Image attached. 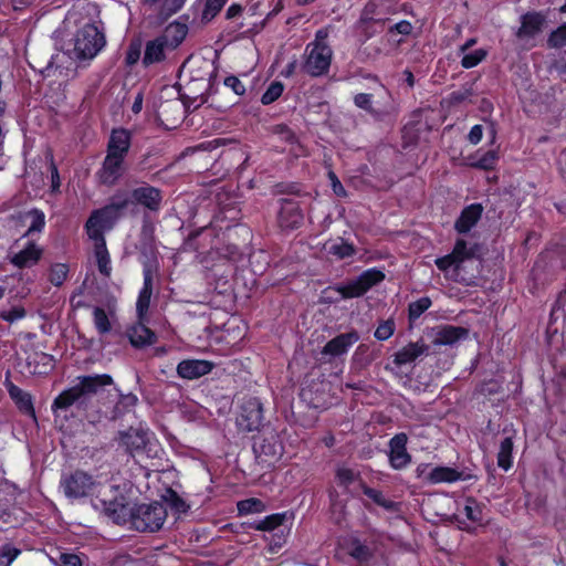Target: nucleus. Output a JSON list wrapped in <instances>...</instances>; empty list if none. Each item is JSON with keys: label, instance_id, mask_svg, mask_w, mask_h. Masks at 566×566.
Wrapping results in <instances>:
<instances>
[{"label": "nucleus", "instance_id": "f257e3e1", "mask_svg": "<svg viewBox=\"0 0 566 566\" xmlns=\"http://www.w3.org/2000/svg\"><path fill=\"white\" fill-rule=\"evenodd\" d=\"M240 211L235 208L220 209L211 221L191 231L182 242L184 252H196L203 261H238L242 247L248 243L251 232L248 226L239 223Z\"/></svg>", "mask_w": 566, "mask_h": 566}, {"label": "nucleus", "instance_id": "f03ea898", "mask_svg": "<svg viewBox=\"0 0 566 566\" xmlns=\"http://www.w3.org/2000/svg\"><path fill=\"white\" fill-rule=\"evenodd\" d=\"M113 378L108 374L86 375L77 377V382L62 390L52 401L51 410L55 418L75 407L85 410L90 403L91 396L96 395L101 389L111 386Z\"/></svg>", "mask_w": 566, "mask_h": 566}, {"label": "nucleus", "instance_id": "7ed1b4c3", "mask_svg": "<svg viewBox=\"0 0 566 566\" xmlns=\"http://www.w3.org/2000/svg\"><path fill=\"white\" fill-rule=\"evenodd\" d=\"M135 210L132 189L117 188L106 205L91 212L85 224L91 228L111 231L120 219Z\"/></svg>", "mask_w": 566, "mask_h": 566}, {"label": "nucleus", "instance_id": "20e7f679", "mask_svg": "<svg viewBox=\"0 0 566 566\" xmlns=\"http://www.w3.org/2000/svg\"><path fill=\"white\" fill-rule=\"evenodd\" d=\"M187 34V24L177 21L169 23L159 35L146 42L142 59L144 67L163 63L167 59V53L177 50Z\"/></svg>", "mask_w": 566, "mask_h": 566}, {"label": "nucleus", "instance_id": "39448f33", "mask_svg": "<svg viewBox=\"0 0 566 566\" xmlns=\"http://www.w3.org/2000/svg\"><path fill=\"white\" fill-rule=\"evenodd\" d=\"M166 518V505L155 501L133 506L128 523L138 532L154 533L163 527Z\"/></svg>", "mask_w": 566, "mask_h": 566}, {"label": "nucleus", "instance_id": "423d86ee", "mask_svg": "<svg viewBox=\"0 0 566 566\" xmlns=\"http://www.w3.org/2000/svg\"><path fill=\"white\" fill-rule=\"evenodd\" d=\"M95 507L117 525L128 523L133 509L129 505L128 496L119 485H111L108 492L97 499Z\"/></svg>", "mask_w": 566, "mask_h": 566}, {"label": "nucleus", "instance_id": "0eeeda50", "mask_svg": "<svg viewBox=\"0 0 566 566\" xmlns=\"http://www.w3.org/2000/svg\"><path fill=\"white\" fill-rule=\"evenodd\" d=\"M252 449L259 462L266 465L276 463L284 453V444L279 432L270 426L263 427L253 437Z\"/></svg>", "mask_w": 566, "mask_h": 566}, {"label": "nucleus", "instance_id": "6e6552de", "mask_svg": "<svg viewBox=\"0 0 566 566\" xmlns=\"http://www.w3.org/2000/svg\"><path fill=\"white\" fill-rule=\"evenodd\" d=\"M104 33L95 23H86L77 30L74 38V55L77 60H92L105 46Z\"/></svg>", "mask_w": 566, "mask_h": 566}, {"label": "nucleus", "instance_id": "1a4fd4ad", "mask_svg": "<svg viewBox=\"0 0 566 566\" xmlns=\"http://www.w3.org/2000/svg\"><path fill=\"white\" fill-rule=\"evenodd\" d=\"M386 274L378 268H370L363 271L356 279L337 284L334 290L342 298L349 300L365 295L370 289L380 284Z\"/></svg>", "mask_w": 566, "mask_h": 566}, {"label": "nucleus", "instance_id": "9d476101", "mask_svg": "<svg viewBox=\"0 0 566 566\" xmlns=\"http://www.w3.org/2000/svg\"><path fill=\"white\" fill-rule=\"evenodd\" d=\"M333 50L329 45L307 43L304 50L302 70L311 77H321L329 72Z\"/></svg>", "mask_w": 566, "mask_h": 566}, {"label": "nucleus", "instance_id": "9b49d317", "mask_svg": "<svg viewBox=\"0 0 566 566\" xmlns=\"http://www.w3.org/2000/svg\"><path fill=\"white\" fill-rule=\"evenodd\" d=\"M263 403L258 397L245 399L237 417V427L242 432L261 431L264 426Z\"/></svg>", "mask_w": 566, "mask_h": 566}, {"label": "nucleus", "instance_id": "f8f14e48", "mask_svg": "<svg viewBox=\"0 0 566 566\" xmlns=\"http://www.w3.org/2000/svg\"><path fill=\"white\" fill-rule=\"evenodd\" d=\"M279 205L280 208L276 214L279 228L284 232L300 229L304 223L301 202L295 199L282 198L279 200Z\"/></svg>", "mask_w": 566, "mask_h": 566}, {"label": "nucleus", "instance_id": "ddd939ff", "mask_svg": "<svg viewBox=\"0 0 566 566\" xmlns=\"http://www.w3.org/2000/svg\"><path fill=\"white\" fill-rule=\"evenodd\" d=\"M126 160L105 155L99 168L95 171V181L98 186L113 188L126 172Z\"/></svg>", "mask_w": 566, "mask_h": 566}, {"label": "nucleus", "instance_id": "4468645a", "mask_svg": "<svg viewBox=\"0 0 566 566\" xmlns=\"http://www.w3.org/2000/svg\"><path fill=\"white\" fill-rule=\"evenodd\" d=\"M64 494L69 499H81L88 496L94 486V478L85 471L75 470L61 481Z\"/></svg>", "mask_w": 566, "mask_h": 566}, {"label": "nucleus", "instance_id": "2eb2a0df", "mask_svg": "<svg viewBox=\"0 0 566 566\" xmlns=\"http://www.w3.org/2000/svg\"><path fill=\"white\" fill-rule=\"evenodd\" d=\"M87 237L94 241V255L96 260V265L98 272L105 276L109 277L112 274V265H111V255L107 250L106 240H105V230L98 228H91L87 224H84Z\"/></svg>", "mask_w": 566, "mask_h": 566}, {"label": "nucleus", "instance_id": "dca6fc26", "mask_svg": "<svg viewBox=\"0 0 566 566\" xmlns=\"http://www.w3.org/2000/svg\"><path fill=\"white\" fill-rule=\"evenodd\" d=\"M135 209L143 207L149 212H159L164 201V193L160 188L143 182L142 186L132 189Z\"/></svg>", "mask_w": 566, "mask_h": 566}, {"label": "nucleus", "instance_id": "f3484780", "mask_svg": "<svg viewBox=\"0 0 566 566\" xmlns=\"http://www.w3.org/2000/svg\"><path fill=\"white\" fill-rule=\"evenodd\" d=\"M408 436L405 432L396 433L388 442L389 464L394 470H403L411 463V454L407 450Z\"/></svg>", "mask_w": 566, "mask_h": 566}, {"label": "nucleus", "instance_id": "a211bd4d", "mask_svg": "<svg viewBox=\"0 0 566 566\" xmlns=\"http://www.w3.org/2000/svg\"><path fill=\"white\" fill-rule=\"evenodd\" d=\"M132 133L127 128H113L107 140L106 155L126 160L132 147Z\"/></svg>", "mask_w": 566, "mask_h": 566}, {"label": "nucleus", "instance_id": "6ab92c4d", "mask_svg": "<svg viewBox=\"0 0 566 566\" xmlns=\"http://www.w3.org/2000/svg\"><path fill=\"white\" fill-rule=\"evenodd\" d=\"M119 442L132 458H139L146 452L149 441L147 432L144 430L129 428L127 431L120 432Z\"/></svg>", "mask_w": 566, "mask_h": 566}, {"label": "nucleus", "instance_id": "aec40b11", "mask_svg": "<svg viewBox=\"0 0 566 566\" xmlns=\"http://www.w3.org/2000/svg\"><path fill=\"white\" fill-rule=\"evenodd\" d=\"M478 476L474 474H465L464 472L458 471L457 469L438 465L430 470L426 475V482L429 484L440 483H454L457 481L476 480Z\"/></svg>", "mask_w": 566, "mask_h": 566}, {"label": "nucleus", "instance_id": "412c9836", "mask_svg": "<svg viewBox=\"0 0 566 566\" xmlns=\"http://www.w3.org/2000/svg\"><path fill=\"white\" fill-rule=\"evenodd\" d=\"M546 17L539 11H528L521 15V25L515 35L518 39H530L542 32Z\"/></svg>", "mask_w": 566, "mask_h": 566}, {"label": "nucleus", "instance_id": "4be33fe9", "mask_svg": "<svg viewBox=\"0 0 566 566\" xmlns=\"http://www.w3.org/2000/svg\"><path fill=\"white\" fill-rule=\"evenodd\" d=\"M214 364L205 359H184L177 365V375L187 380H193L208 375Z\"/></svg>", "mask_w": 566, "mask_h": 566}, {"label": "nucleus", "instance_id": "5701e85b", "mask_svg": "<svg viewBox=\"0 0 566 566\" xmlns=\"http://www.w3.org/2000/svg\"><path fill=\"white\" fill-rule=\"evenodd\" d=\"M359 340L357 331L352 329L347 333H342L329 339L322 349V355H329L338 357L348 352V349Z\"/></svg>", "mask_w": 566, "mask_h": 566}, {"label": "nucleus", "instance_id": "b1692460", "mask_svg": "<svg viewBox=\"0 0 566 566\" xmlns=\"http://www.w3.org/2000/svg\"><path fill=\"white\" fill-rule=\"evenodd\" d=\"M482 213L483 207L481 203H471L465 206L454 222V230L459 234H467L478 224Z\"/></svg>", "mask_w": 566, "mask_h": 566}, {"label": "nucleus", "instance_id": "393cba45", "mask_svg": "<svg viewBox=\"0 0 566 566\" xmlns=\"http://www.w3.org/2000/svg\"><path fill=\"white\" fill-rule=\"evenodd\" d=\"M155 269L150 263H145L143 268V287L140 289L136 302V311L139 317L144 316L150 305V298L153 294V276Z\"/></svg>", "mask_w": 566, "mask_h": 566}, {"label": "nucleus", "instance_id": "a878e982", "mask_svg": "<svg viewBox=\"0 0 566 566\" xmlns=\"http://www.w3.org/2000/svg\"><path fill=\"white\" fill-rule=\"evenodd\" d=\"M42 254L43 250L34 241H29L21 251L10 258V263L20 270L31 268L41 260Z\"/></svg>", "mask_w": 566, "mask_h": 566}, {"label": "nucleus", "instance_id": "bb28decb", "mask_svg": "<svg viewBox=\"0 0 566 566\" xmlns=\"http://www.w3.org/2000/svg\"><path fill=\"white\" fill-rule=\"evenodd\" d=\"M128 339L133 347L144 348L157 342L154 331L144 324H138L128 331Z\"/></svg>", "mask_w": 566, "mask_h": 566}, {"label": "nucleus", "instance_id": "cd10ccee", "mask_svg": "<svg viewBox=\"0 0 566 566\" xmlns=\"http://www.w3.org/2000/svg\"><path fill=\"white\" fill-rule=\"evenodd\" d=\"M428 349L427 345L418 342H410L394 355L396 366H402L413 363L418 357L423 355Z\"/></svg>", "mask_w": 566, "mask_h": 566}, {"label": "nucleus", "instance_id": "c85d7f7f", "mask_svg": "<svg viewBox=\"0 0 566 566\" xmlns=\"http://www.w3.org/2000/svg\"><path fill=\"white\" fill-rule=\"evenodd\" d=\"M469 335V329L462 326L444 325L436 336L434 344L437 345H453L461 339H465Z\"/></svg>", "mask_w": 566, "mask_h": 566}, {"label": "nucleus", "instance_id": "c756f323", "mask_svg": "<svg viewBox=\"0 0 566 566\" xmlns=\"http://www.w3.org/2000/svg\"><path fill=\"white\" fill-rule=\"evenodd\" d=\"M386 21H389V19H375L374 17H368V11L361 12L360 18L356 24L359 41L365 43L375 36L378 32L376 24H384Z\"/></svg>", "mask_w": 566, "mask_h": 566}, {"label": "nucleus", "instance_id": "7c9ffc66", "mask_svg": "<svg viewBox=\"0 0 566 566\" xmlns=\"http://www.w3.org/2000/svg\"><path fill=\"white\" fill-rule=\"evenodd\" d=\"M10 398L15 402L19 410L25 415L35 417V410L32 402V397L29 392L24 391L14 384L8 386Z\"/></svg>", "mask_w": 566, "mask_h": 566}, {"label": "nucleus", "instance_id": "2f4dec72", "mask_svg": "<svg viewBox=\"0 0 566 566\" xmlns=\"http://www.w3.org/2000/svg\"><path fill=\"white\" fill-rule=\"evenodd\" d=\"M512 434L506 436L500 443L499 452L496 455L497 465L505 472L513 467V450H514V434L515 430H511Z\"/></svg>", "mask_w": 566, "mask_h": 566}, {"label": "nucleus", "instance_id": "473e14b6", "mask_svg": "<svg viewBox=\"0 0 566 566\" xmlns=\"http://www.w3.org/2000/svg\"><path fill=\"white\" fill-rule=\"evenodd\" d=\"M413 25L408 20H400L399 22L390 25L386 32L388 42L396 45H401L406 42V38L411 35Z\"/></svg>", "mask_w": 566, "mask_h": 566}, {"label": "nucleus", "instance_id": "72a5a7b5", "mask_svg": "<svg viewBox=\"0 0 566 566\" xmlns=\"http://www.w3.org/2000/svg\"><path fill=\"white\" fill-rule=\"evenodd\" d=\"M470 167L480 169V170H493L499 161V153L496 150L490 149L484 151L482 155L475 154L469 158Z\"/></svg>", "mask_w": 566, "mask_h": 566}, {"label": "nucleus", "instance_id": "f704fd0d", "mask_svg": "<svg viewBox=\"0 0 566 566\" xmlns=\"http://www.w3.org/2000/svg\"><path fill=\"white\" fill-rule=\"evenodd\" d=\"M289 518V512H281V513H273L264 518L254 522L251 527L256 531L262 532H272L276 530L277 527L282 526L285 521Z\"/></svg>", "mask_w": 566, "mask_h": 566}, {"label": "nucleus", "instance_id": "c9c22d12", "mask_svg": "<svg viewBox=\"0 0 566 566\" xmlns=\"http://www.w3.org/2000/svg\"><path fill=\"white\" fill-rule=\"evenodd\" d=\"M348 555L359 563H367L374 557V552L359 538L353 537L348 542Z\"/></svg>", "mask_w": 566, "mask_h": 566}, {"label": "nucleus", "instance_id": "e433bc0d", "mask_svg": "<svg viewBox=\"0 0 566 566\" xmlns=\"http://www.w3.org/2000/svg\"><path fill=\"white\" fill-rule=\"evenodd\" d=\"M25 219L30 220V226L22 238L31 237L34 233H41L45 228V214L42 210L33 208L25 212Z\"/></svg>", "mask_w": 566, "mask_h": 566}, {"label": "nucleus", "instance_id": "4c0bfd02", "mask_svg": "<svg viewBox=\"0 0 566 566\" xmlns=\"http://www.w3.org/2000/svg\"><path fill=\"white\" fill-rule=\"evenodd\" d=\"M476 250V243L469 247L468 242L464 239H458L451 252L455 258L457 262L461 265L464 261L473 259Z\"/></svg>", "mask_w": 566, "mask_h": 566}, {"label": "nucleus", "instance_id": "58836bf2", "mask_svg": "<svg viewBox=\"0 0 566 566\" xmlns=\"http://www.w3.org/2000/svg\"><path fill=\"white\" fill-rule=\"evenodd\" d=\"M363 493L369 497L378 506L391 511L395 509V502L385 497L380 490L368 486L365 482H360Z\"/></svg>", "mask_w": 566, "mask_h": 566}, {"label": "nucleus", "instance_id": "ea45409f", "mask_svg": "<svg viewBox=\"0 0 566 566\" xmlns=\"http://www.w3.org/2000/svg\"><path fill=\"white\" fill-rule=\"evenodd\" d=\"M327 251L329 254L336 256L339 260L348 259L356 254L355 245L343 239H340L338 242L332 243Z\"/></svg>", "mask_w": 566, "mask_h": 566}, {"label": "nucleus", "instance_id": "a19ab883", "mask_svg": "<svg viewBox=\"0 0 566 566\" xmlns=\"http://www.w3.org/2000/svg\"><path fill=\"white\" fill-rule=\"evenodd\" d=\"M164 501L178 514L187 513L190 509L189 504L171 488L167 489Z\"/></svg>", "mask_w": 566, "mask_h": 566}, {"label": "nucleus", "instance_id": "79ce46f5", "mask_svg": "<svg viewBox=\"0 0 566 566\" xmlns=\"http://www.w3.org/2000/svg\"><path fill=\"white\" fill-rule=\"evenodd\" d=\"M237 509L239 515L242 516L263 512L265 510V504L260 499L250 497L239 501L237 503Z\"/></svg>", "mask_w": 566, "mask_h": 566}, {"label": "nucleus", "instance_id": "37998d69", "mask_svg": "<svg viewBox=\"0 0 566 566\" xmlns=\"http://www.w3.org/2000/svg\"><path fill=\"white\" fill-rule=\"evenodd\" d=\"M432 301L429 296H423L408 305V319L410 323L416 322L429 307Z\"/></svg>", "mask_w": 566, "mask_h": 566}, {"label": "nucleus", "instance_id": "c03bdc74", "mask_svg": "<svg viewBox=\"0 0 566 566\" xmlns=\"http://www.w3.org/2000/svg\"><path fill=\"white\" fill-rule=\"evenodd\" d=\"M94 326L99 335H105L112 331L111 321L103 307L95 306L93 310Z\"/></svg>", "mask_w": 566, "mask_h": 566}, {"label": "nucleus", "instance_id": "a18cd8bd", "mask_svg": "<svg viewBox=\"0 0 566 566\" xmlns=\"http://www.w3.org/2000/svg\"><path fill=\"white\" fill-rule=\"evenodd\" d=\"M149 2L156 3L159 0H149ZM160 2L159 15L167 20L182 9L186 0H160Z\"/></svg>", "mask_w": 566, "mask_h": 566}, {"label": "nucleus", "instance_id": "49530a36", "mask_svg": "<svg viewBox=\"0 0 566 566\" xmlns=\"http://www.w3.org/2000/svg\"><path fill=\"white\" fill-rule=\"evenodd\" d=\"M360 478V473L347 467H338L335 472V479L339 486L348 488Z\"/></svg>", "mask_w": 566, "mask_h": 566}, {"label": "nucleus", "instance_id": "de8ad7c7", "mask_svg": "<svg viewBox=\"0 0 566 566\" xmlns=\"http://www.w3.org/2000/svg\"><path fill=\"white\" fill-rule=\"evenodd\" d=\"M69 275V266L65 263H54L50 268L49 281L56 287L62 286Z\"/></svg>", "mask_w": 566, "mask_h": 566}, {"label": "nucleus", "instance_id": "09e8293b", "mask_svg": "<svg viewBox=\"0 0 566 566\" xmlns=\"http://www.w3.org/2000/svg\"><path fill=\"white\" fill-rule=\"evenodd\" d=\"M284 92V84L280 81H273L261 96L263 105H270L277 101Z\"/></svg>", "mask_w": 566, "mask_h": 566}, {"label": "nucleus", "instance_id": "8fccbe9b", "mask_svg": "<svg viewBox=\"0 0 566 566\" xmlns=\"http://www.w3.org/2000/svg\"><path fill=\"white\" fill-rule=\"evenodd\" d=\"M463 513L465 517L473 523H479L482 520V507L478 500L473 496H470L465 500Z\"/></svg>", "mask_w": 566, "mask_h": 566}, {"label": "nucleus", "instance_id": "3c124183", "mask_svg": "<svg viewBox=\"0 0 566 566\" xmlns=\"http://www.w3.org/2000/svg\"><path fill=\"white\" fill-rule=\"evenodd\" d=\"M488 55L484 49H478L473 52L467 53L461 59V66L463 69H473L479 65Z\"/></svg>", "mask_w": 566, "mask_h": 566}, {"label": "nucleus", "instance_id": "603ef678", "mask_svg": "<svg viewBox=\"0 0 566 566\" xmlns=\"http://www.w3.org/2000/svg\"><path fill=\"white\" fill-rule=\"evenodd\" d=\"M547 44L549 48H563L566 45V23L551 32Z\"/></svg>", "mask_w": 566, "mask_h": 566}, {"label": "nucleus", "instance_id": "864d4df0", "mask_svg": "<svg viewBox=\"0 0 566 566\" xmlns=\"http://www.w3.org/2000/svg\"><path fill=\"white\" fill-rule=\"evenodd\" d=\"M227 1L228 0H206L202 10V19L208 21L213 19L221 11Z\"/></svg>", "mask_w": 566, "mask_h": 566}, {"label": "nucleus", "instance_id": "5fc2aeb1", "mask_svg": "<svg viewBox=\"0 0 566 566\" xmlns=\"http://www.w3.org/2000/svg\"><path fill=\"white\" fill-rule=\"evenodd\" d=\"M395 328L394 319L389 318L377 326L374 336L378 340H387L394 335Z\"/></svg>", "mask_w": 566, "mask_h": 566}, {"label": "nucleus", "instance_id": "6e6d98bb", "mask_svg": "<svg viewBox=\"0 0 566 566\" xmlns=\"http://www.w3.org/2000/svg\"><path fill=\"white\" fill-rule=\"evenodd\" d=\"M373 98L374 95L369 93H358L354 96V104L356 107L364 109L369 114H375V109L373 107Z\"/></svg>", "mask_w": 566, "mask_h": 566}, {"label": "nucleus", "instance_id": "4d7b16f0", "mask_svg": "<svg viewBox=\"0 0 566 566\" xmlns=\"http://www.w3.org/2000/svg\"><path fill=\"white\" fill-rule=\"evenodd\" d=\"M27 316V311L23 306H13L8 311H2L0 313L1 319L8 323H14L19 319H22Z\"/></svg>", "mask_w": 566, "mask_h": 566}, {"label": "nucleus", "instance_id": "13d9d810", "mask_svg": "<svg viewBox=\"0 0 566 566\" xmlns=\"http://www.w3.org/2000/svg\"><path fill=\"white\" fill-rule=\"evenodd\" d=\"M434 263H436L437 268L442 272H447L451 268H453L454 271L458 272L460 269V264L457 262L452 252H450L449 254H446L443 256L437 258Z\"/></svg>", "mask_w": 566, "mask_h": 566}, {"label": "nucleus", "instance_id": "bf43d9fd", "mask_svg": "<svg viewBox=\"0 0 566 566\" xmlns=\"http://www.w3.org/2000/svg\"><path fill=\"white\" fill-rule=\"evenodd\" d=\"M19 554L20 549L10 545H4L0 549V566H10Z\"/></svg>", "mask_w": 566, "mask_h": 566}, {"label": "nucleus", "instance_id": "052dcab7", "mask_svg": "<svg viewBox=\"0 0 566 566\" xmlns=\"http://www.w3.org/2000/svg\"><path fill=\"white\" fill-rule=\"evenodd\" d=\"M327 178L331 182V188L335 196H337L339 198L347 197V191H346L345 187L343 186L339 178L333 170L327 171Z\"/></svg>", "mask_w": 566, "mask_h": 566}, {"label": "nucleus", "instance_id": "680f3d73", "mask_svg": "<svg viewBox=\"0 0 566 566\" xmlns=\"http://www.w3.org/2000/svg\"><path fill=\"white\" fill-rule=\"evenodd\" d=\"M140 44L132 42L125 54V63L127 66L135 65L140 59Z\"/></svg>", "mask_w": 566, "mask_h": 566}, {"label": "nucleus", "instance_id": "e2e57ef3", "mask_svg": "<svg viewBox=\"0 0 566 566\" xmlns=\"http://www.w3.org/2000/svg\"><path fill=\"white\" fill-rule=\"evenodd\" d=\"M56 564L57 566H83L80 556L74 553H60Z\"/></svg>", "mask_w": 566, "mask_h": 566}, {"label": "nucleus", "instance_id": "0e129e2a", "mask_svg": "<svg viewBox=\"0 0 566 566\" xmlns=\"http://www.w3.org/2000/svg\"><path fill=\"white\" fill-rule=\"evenodd\" d=\"M224 86L231 88L234 94L242 96L245 94V85L235 75H229L223 81Z\"/></svg>", "mask_w": 566, "mask_h": 566}, {"label": "nucleus", "instance_id": "69168bd1", "mask_svg": "<svg viewBox=\"0 0 566 566\" xmlns=\"http://www.w3.org/2000/svg\"><path fill=\"white\" fill-rule=\"evenodd\" d=\"M483 137V126L480 124L473 125L468 134V142L472 145H478Z\"/></svg>", "mask_w": 566, "mask_h": 566}, {"label": "nucleus", "instance_id": "338daca9", "mask_svg": "<svg viewBox=\"0 0 566 566\" xmlns=\"http://www.w3.org/2000/svg\"><path fill=\"white\" fill-rule=\"evenodd\" d=\"M552 67L559 76H566V55L555 60Z\"/></svg>", "mask_w": 566, "mask_h": 566}, {"label": "nucleus", "instance_id": "774afa93", "mask_svg": "<svg viewBox=\"0 0 566 566\" xmlns=\"http://www.w3.org/2000/svg\"><path fill=\"white\" fill-rule=\"evenodd\" d=\"M276 132L282 133L283 138L291 144L296 139L295 134L286 125H277Z\"/></svg>", "mask_w": 566, "mask_h": 566}]
</instances>
